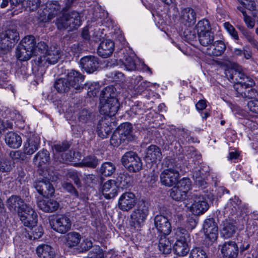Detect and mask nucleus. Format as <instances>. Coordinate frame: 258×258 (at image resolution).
Wrapping results in <instances>:
<instances>
[{
    "instance_id": "20e7f679",
    "label": "nucleus",
    "mask_w": 258,
    "mask_h": 258,
    "mask_svg": "<svg viewBox=\"0 0 258 258\" xmlns=\"http://www.w3.org/2000/svg\"><path fill=\"white\" fill-rule=\"evenodd\" d=\"M190 203V210L191 212L196 215H199L204 214L209 209V206L205 198L198 194L191 193L189 196Z\"/></svg>"
},
{
    "instance_id": "f8f14e48",
    "label": "nucleus",
    "mask_w": 258,
    "mask_h": 258,
    "mask_svg": "<svg viewBox=\"0 0 258 258\" xmlns=\"http://www.w3.org/2000/svg\"><path fill=\"white\" fill-rule=\"evenodd\" d=\"M60 55V48L56 46H52L47 51L46 55H40V57H38V62L42 65H45L47 62L54 64L58 61Z\"/></svg>"
},
{
    "instance_id": "6e6d98bb",
    "label": "nucleus",
    "mask_w": 258,
    "mask_h": 258,
    "mask_svg": "<svg viewBox=\"0 0 258 258\" xmlns=\"http://www.w3.org/2000/svg\"><path fill=\"white\" fill-rule=\"evenodd\" d=\"M13 123L9 120H4L0 118V137L6 130L13 128Z\"/></svg>"
},
{
    "instance_id": "cd10ccee",
    "label": "nucleus",
    "mask_w": 258,
    "mask_h": 258,
    "mask_svg": "<svg viewBox=\"0 0 258 258\" xmlns=\"http://www.w3.org/2000/svg\"><path fill=\"white\" fill-rule=\"evenodd\" d=\"M36 253L40 258H54L55 255L53 248L45 244H42L37 246Z\"/></svg>"
},
{
    "instance_id": "f257e3e1",
    "label": "nucleus",
    "mask_w": 258,
    "mask_h": 258,
    "mask_svg": "<svg viewBox=\"0 0 258 258\" xmlns=\"http://www.w3.org/2000/svg\"><path fill=\"white\" fill-rule=\"evenodd\" d=\"M80 14L76 11H73L63 14L59 18L56 22L58 29H68L72 31L78 29L81 25Z\"/></svg>"
},
{
    "instance_id": "0e129e2a",
    "label": "nucleus",
    "mask_w": 258,
    "mask_h": 258,
    "mask_svg": "<svg viewBox=\"0 0 258 258\" xmlns=\"http://www.w3.org/2000/svg\"><path fill=\"white\" fill-rule=\"evenodd\" d=\"M249 110L252 113L258 114V100L255 99L249 101L247 103Z\"/></svg>"
},
{
    "instance_id": "680f3d73",
    "label": "nucleus",
    "mask_w": 258,
    "mask_h": 258,
    "mask_svg": "<svg viewBox=\"0 0 258 258\" xmlns=\"http://www.w3.org/2000/svg\"><path fill=\"white\" fill-rule=\"evenodd\" d=\"M70 144L67 142H63L54 145L53 149L57 152H62L67 150L70 148Z\"/></svg>"
},
{
    "instance_id": "c9c22d12",
    "label": "nucleus",
    "mask_w": 258,
    "mask_h": 258,
    "mask_svg": "<svg viewBox=\"0 0 258 258\" xmlns=\"http://www.w3.org/2000/svg\"><path fill=\"white\" fill-rule=\"evenodd\" d=\"M34 54V51H31L25 48L19 44L16 50V55L20 61H26L29 59Z\"/></svg>"
},
{
    "instance_id": "de8ad7c7",
    "label": "nucleus",
    "mask_w": 258,
    "mask_h": 258,
    "mask_svg": "<svg viewBox=\"0 0 258 258\" xmlns=\"http://www.w3.org/2000/svg\"><path fill=\"white\" fill-rule=\"evenodd\" d=\"M170 189V196L173 200L175 201H182L187 197L185 194H182L180 189L176 185Z\"/></svg>"
},
{
    "instance_id": "864d4df0",
    "label": "nucleus",
    "mask_w": 258,
    "mask_h": 258,
    "mask_svg": "<svg viewBox=\"0 0 258 258\" xmlns=\"http://www.w3.org/2000/svg\"><path fill=\"white\" fill-rule=\"evenodd\" d=\"M123 63L128 71H134L136 69L135 60L131 56H126L123 61Z\"/></svg>"
},
{
    "instance_id": "603ef678",
    "label": "nucleus",
    "mask_w": 258,
    "mask_h": 258,
    "mask_svg": "<svg viewBox=\"0 0 258 258\" xmlns=\"http://www.w3.org/2000/svg\"><path fill=\"white\" fill-rule=\"evenodd\" d=\"M91 113L87 109H82L79 113L78 119L80 122L87 123L91 119Z\"/></svg>"
},
{
    "instance_id": "bf43d9fd",
    "label": "nucleus",
    "mask_w": 258,
    "mask_h": 258,
    "mask_svg": "<svg viewBox=\"0 0 258 258\" xmlns=\"http://www.w3.org/2000/svg\"><path fill=\"white\" fill-rule=\"evenodd\" d=\"M100 86L98 83H92L88 87V95L90 97L95 96L97 95Z\"/></svg>"
},
{
    "instance_id": "f704fd0d",
    "label": "nucleus",
    "mask_w": 258,
    "mask_h": 258,
    "mask_svg": "<svg viewBox=\"0 0 258 258\" xmlns=\"http://www.w3.org/2000/svg\"><path fill=\"white\" fill-rule=\"evenodd\" d=\"M117 93L116 89L112 86L106 87L101 91L100 96V101L104 99L105 101H109L116 98Z\"/></svg>"
},
{
    "instance_id": "58836bf2",
    "label": "nucleus",
    "mask_w": 258,
    "mask_h": 258,
    "mask_svg": "<svg viewBox=\"0 0 258 258\" xmlns=\"http://www.w3.org/2000/svg\"><path fill=\"white\" fill-rule=\"evenodd\" d=\"M211 29L209 22L206 19H203L199 21L195 28L198 36L211 32Z\"/></svg>"
},
{
    "instance_id": "a18cd8bd",
    "label": "nucleus",
    "mask_w": 258,
    "mask_h": 258,
    "mask_svg": "<svg viewBox=\"0 0 258 258\" xmlns=\"http://www.w3.org/2000/svg\"><path fill=\"white\" fill-rule=\"evenodd\" d=\"M182 194H185L187 196L188 191L191 189V181L189 178H183L182 179L178 181L175 184Z\"/></svg>"
},
{
    "instance_id": "49530a36",
    "label": "nucleus",
    "mask_w": 258,
    "mask_h": 258,
    "mask_svg": "<svg viewBox=\"0 0 258 258\" xmlns=\"http://www.w3.org/2000/svg\"><path fill=\"white\" fill-rule=\"evenodd\" d=\"M238 28L241 31L243 36L251 46L255 48H258V41L254 39L253 36H252L250 32H248L244 27L239 26H238Z\"/></svg>"
},
{
    "instance_id": "2eb2a0df",
    "label": "nucleus",
    "mask_w": 258,
    "mask_h": 258,
    "mask_svg": "<svg viewBox=\"0 0 258 258\" xmlns=\"http://www.w3.org/2000/svg\"><path fill=\"white\" fill-rule=\"evenodd\" d=\"M19 39V33L15 28H9L0 34V42L4 47H12Z\"/></svg>"
},
{
    "instance_id": "412c9836",
    "label": "nucleus",
    "mask_w": 258,
    "mask_h": 258,
    "mask_svg": "<svg viewBox=\"0 0 258 258\" xmlns=\"http://www.w3.org/2000/svg\"><path fill=\"white\" fill-rule=\"evenodd\" d=\"M118 188V185L115 180H108L103 185L102 192L106 199H109L116 196Z\"/></svg>"
},
{
    "instance_id": "5fc2aeb1",
    "label": "nucleus",
    "mask_w": 258,
    "mask_h": 258,
    "mask_svg": "<svg viewBox=\"0 0 258 258\" xmlns=\"http://www.w3.org/2000/svg\"><path fill=\"white\" fill-rule=\"evenodd\" d=\"M84 165L95 168L98 164V160L94 156H87L83 160Z\"/></svg>"
},
{
    "instance_id": "774afa93",
    "label": "nucleus",
    "mask_w": 258,
    "mask_h": 258,
    "mask_svg": "<svg viewBox=\"0 0 258 258\" xmlns=\"http://www.w3.org/2000/svg\"><path fill=\"white\" fill-rule=\"evenodd\" d=\"M240 201H239L238 197L235 196L234 198H231L228 202L227 206V207L231 208L232 211L233 209H236V207L240 204Z\"/></svg>"
},
{
    "instance_id": "4468645a",
    "label": "nucleus",
    "mask_w": 258,
    "mask_h": 258,
    "mask_svg": "<svg viewBox=\"0 0 258 258\" xmlns=\"http://www.w3.org/2000/svg\"><path fill=\"white\" fill-rule=\"evenodd\" d=\"M203 230L207 238L213 242L218 237V229L215 220L213 218L205 220L203 224Z\"/></svg>"
},
{
    "instance_id": "9b49d317",
    "label": "nucleus",
    "mask_w": 258,
    "mask_h": 258,
    "mask_svg": "<svg viewBox=\"0 0 258 258\" xmlns=\"http://www.w3.org/2000/svg\"><path fill=\"white\" fill-rule=\"evenodd\" d=\"M119 107V103L117 99H113L109 101H105L103 99L100 102L99 111L104 115L113 116L117 113Z\"/></svg>"
},
{
    "instance_id": "f03ea898",
    "label": "nucleus",
    "mask_w": 258,
    "mask_h": 258,
    "mask_svg": "<svg viewBox=\"0 0 258 258\" xmlns=\"http://www.w3.org/2000/svg\"><path fill=\"white\" fill-rule=\"evenodd\" d=\"M225 74L227 79L230 81L234 80V76L238 78L239 80L237 78H235V81L237 82L234 85H240L243 89L249 88L254 85L253 80L242 73L239 67H233L228 69L225 70Z\"/></svg>"
},
{
    "instance_id": "ddd939ff",
    "label": "nucleus",
    "mask_w": 258,
    "mask_h": 258,
    "mask_svg": "<svg viewBox=\"0 0 258 258\" xmlns=\"http://www.w3.org/2000/svg\"><path fill=\"white\" fill-rule=\"evenodd\" d=\"M136 204L135 195L131 192H125L119 197L118 201V206L122 211H128L131 210Z\"/></svg>"
},
{
    "instance_id": "7ed1b4c3",
    "label": "nucleus",
    "mask_w": 258,
    "mask_h": 258,
    "mask_svg": "<svg viewBox=\"0 0 258 258\" xmlns=\"http://www.w3.org/2000/svg\"><path fill=\"white\" fill-rule=\"evenodd\" d=\"M177 234L179 238L174 245L173 250L176 254L183 256L186 255L189 251L188 244L190 240L189 234L186 230L183 228L178 229Z\"/></svg>"
},
{
    "instance_id": "473e14b6",
    "label": "nucleus",
    "mask_w": 258,
    "mask_h": 258,
    "mask_svg": "<svg viewBox=\"0 0 258 258\" xmlns=\"http://www.w3.org/2000/svg\"><path fill=\"white\" fill-rule=\"evenodd\" d=\"M133 126L128 122H124L120 125L117 130V132L121 135V137L125 140L129 141L133 139L134 135L132 134Z\"/></svg>"
},
{
    "instance_id": "5701e85b",
    "label": "nucleus",
    "mask_w": 258,
    "mask_h": 258,
    "mask_svg": "<svg viewBox=\"0 0 258 258\" xmlns=\"http://www.w3.org/2000/svg\"><path fill=\"white\" fill-rule=\"evenodd\" d=\"M39 145L40 138L34 135L31 136L24 144V152L27 155H32L38 150Z\"/></svg>"
},
{
    "instance_id": "c85d7f7f",
    "label": "nucleus",
    "mask_w": 258,
    "mask_h": 258,
    "mask_svg": "<svg viewBox=\"0 0 258 258\" xmlns=\"http://www.w3.org/2000/svg\"><path fill=\"white\" fill-rule=\"evenodd\" d=\"M5 142L10 148L17 149L22 144L21 137L15 132H9L5 136Z\"/></svg>"
},
{
    "instance_id": "dca6fc26",
    "label": "nucleus",
    "mask_w": 258,
    "mask_h": 258,
    "mask_svg": "<svg viewBox=\"0 0 258 258\" xmlns=\"http://www.w3.org/2000/svg\"><path fill=\"white\" fill-rule=\"evenodd\" d=\"M24 201L19 196L13 195L11 196L6 202V206L12 213L19 214L25 209Z\"/></svg>"
},
{
    "instance_id": "a19ab883",
    "label": "nucleus",
    "mask_w": 258,
    "mask_h": 258,
    "mask_svg": "<svg viewBox=\"0 0 258 258\" xmlns=\"http://www.w3.org/2000/svg\"><path fill=\"white\" fill-rule=\"evenodd\" d=\"M116 167L114 164L110 162L103 163L99 169V172L105 176L112 175L115 171Z\"/></svg>"
},
{
    "instance_id": "3c124183",
    "label": "nucleus",
    "mask_w": 258,
    "mask_h": 258,
    "mask_svg": "<svg viewBox=\"0 0 258 258\" xmlns=\"http://www.w3.org/2000/svg\"><path fill=\"white\" fill-rule=\"evenodd\" d=\"M190 258H208V256L202 248L195 247L190 252Z\"/></svg>"
},
{
    "instance_id": "4c0bfd02",
    "label": "nucleus",
    "mask_w": 258,
    "mask_h": 258,
    "mask_svg": "<svg viewBox=\"0 0 258 258\" xmlns=\"http://www.w3.org/2000/svg\"><path fill=\"white\" fill-rule=\"evenodd\" d=\"M49 154L47 151L42 150L37 153L34 156L33 161L35 164L41 166L49 161Z\"/></svg>"
},
{
    "instance_id": "aec40b11",
    "label": "nucleus",
    "mask_w": 258,
    "mask_h": 258,
    "mask_svg": "<svg viewBox=\"0 0 258 258\" xmlns=\"http://www.w3.org/2000/svg\"><path fill=\"white\" fill-rule=\"evenodd\" d=\"M80 64L87 73H91L96 71L99 62L97 57L93 56H86L81 58Z\"/></svg>"
},
{
    "instance_id": "a878e982",
    "label": "nucleus",
    "mask_w": 258,
    "mask_h": 258,
    "mask_svg": "<svg viewBox=\"0 0 258 258\" xmlns=\"http://www.w3.org/2000/svg\"><path fill=\"white\" fill-rule=\"evenodd\" d=\"M226 46L222 41L213 42L206 50V53L211 56H220L224 52Z\"/></svg>"
},
{
    "instance_id": "b1692460",
    "label": "nucleus",
    "mask_w": 258,
    "mask_h": 258,
    "mask_svg": "<svg viewBox=\"0 0 258 258\" xmlns=\"http://www.w3.org/2000/svg\"><path fill=\"white\" fill-rule=\"evenodd\" d=\"M114 48L113 42L110 40L102 41L99 44L97 52L98 54L102 57H107L113 52Z\"/></svg>"
},
{
    "instance_id": "e2e57ef3",
    "label": "nucleus",
    "mask_w": 258,
    "mask_h": 258,
    "mask_svg": "<svg viewBox=\"0 0 258 258\" xmlns=\"http://www.w3.org/2000/svg\"><path fill=\"white\" fill-rule=\"evenodd\" d=\"M12 169V166L10 161L6 159H2L0 161V171L2 172H9Z\"/></svg>"
},
{
    "instance_id": "8fccbe9b",
    "label": "nucleus",
    "mask_w": 258,
    "mask_h": 258,
    "mask_svg": "<svg viewBox=\"0 0 258 258\" xmlns=\"http://www.w3.org/2000/svg\"><path fill=\"white\" fill-rule=\"evenodd\" d=\"M125 141L126 140L121 137L117 131L113 134L110 139V144L114 147H118L121 144L125 142Z\"/></svg>"
},
{
    "instance_id": "79ce46f5",
    "label": "nucleus",
    "mask_w": 258,
    "mask_h": 258,
    "mask_svg": "<svg viewBox=\"0 0 258 258\" xmlns=\"http://www.w3.org/2000/svg\"><path fill=\"white\" fill-rule=\"evenodd\" d=\"M25 48L31 51L35 52V47L36 44L35 38L32 35H27L25 36L19 43Z\"/></svg>"
},
{
    "instance_id": "2f4dec72",
    "label": "nucleus",
    "mask_w": 258,
    "mask_h": 258,
    "mask_svg": "<svg viewBox=\"0 0 258 258\" xmlns=\"http://www.w3.org/2000/svg\"><path fill=\"white\" fill-rule=\"evenodd\" d=\"M111 126L107 119L99 120L97 126V132L100 137L102 139L107 138L111 133Z\"/></svg>"
},
{
    "instance_id": "69168bd1",
    "label": "nucleus",
    "mask_w": 258,
    "mask_h": 258,
    "mask_svg": "<svg viewBox=\"0 0 258 258\" xmlns=\"http://www.w3.org/2000/svg\"><path fill=\"white\" fill-rule=\"evenodd\" d=\"M245 8L253 11L255 9V5L253 0H238Z\"/></svg>"
},
{
    "instance_id": "c756f323",
    "label": "nucleus",
    "mask_w": 258,
    "mask_h": 258,
    "mask_svg": "<svg viewBox=\"0 0 258 258\" xmlns=\"http://www.w3.org/2000/svg\"><path fill=\"white\" fill-rule=\"evenodd\" d=\"M162 157L161 150L157 146L152 145L148 148L145 157L147 160L156 162L160 161Z\"/></svg>"
},
{
    "instance_id": "0eeeda50",
    "label": "nucleus",
    "mask_w": 258,
    "mask_h": 258,
    "mask_svg": "<svg viewBox=\"0 0 258 258\" xmlns=\"http://www.w3.org/2000/svg\"><path fill=\"white\" fill-rule=\"evenodd\" d=\"M53 180V177H51L49 174L47 175L45 173L42 180L35 182L34 187L38 192L43 197L52 196L54 192V188L50 181Z\"/></svg>"
},
{
    "instance_id": "393cba45",
    "label": "nucleus",
    "mask_w": 258,
    "mask_h": 258,
    "mask_svg": "<svg viewBox=\"0 0 258 258\" xmlns=\"http://www.w3.org/2000/svg\"><path fill=\"white\" fill-rule=\"evenodd\" d=\"M181 19L185 25L190 26L194 24L196 21V13L195 10L190 8H186L181 12Z\"/></svg>"
},
{
    "instance_id": "338daca9",
    "label": "nucleus",
    "mask_w": 258,
    "mask_h": 258,
    "mask_svg": "<svg viewBox=\"0 0 258 258\" xmlns=\"http://www.w3.org/2000/svg\"><path fill=\"white\" fill-rule=\"evenodd\" d=\"M206 171L201 167L196 168L193 172V178L195 180L200 178L205 177Z\"/></svg>"
},
{
    "instance_id": "c03bdc74",
    "label": "nucleus",
    "mask_w": 258,
    "mask_h": 258,
    "mask_svg": "<svg viewBox=\"0 0 258 258\" xmlns=\"http://www.w3.org/2000/svg\"><path fill=\"white\" fill-rule=\"evenodd\" d=\"M198 37L200 44L203 46H207L208 47L210 46L214 40V35L212 32L201 35L198 36Z\"/></svg>"
},
{
    "instance_id": "6ab92c4d",
    "label": "nucleus",
    "mask_w": 258,
    "mask_h": 258,
    "mask_svg": "<svg viewBox=\"0 0 258 258\" xmlns=\"http://www.w3.org/2000/svg\"><path fill=\"white\" fill-rule=\"evenodd\" d=\"M72 88L80 91L83 89L84 76L79 72L71 70L67 76Z\"/></svg>"
},
{
    "instance_id": "09e8293b",
    "label": "nucleus",
    "mask_w": 258,
    "mask_h": 258,
    "mask_svg": "<svg viewBox=\"0 0 258 258\" xmlns=\"http://www.w3.org/2000/svg\"><path fill=\"white\" fill-rule=\"evenodd\" d=\"M35 52H34L33 55H38L40 57V55H46L47 51L48 50V46L44 42H39L35 45Z\"/></svg>"
},
{
    "instance_id": "4be33fe9",
    "label": "nucleus",
    "mask_w": 258,
    "mask_h": 258,
    "mask_svg": "<svg viewBox=\"0 0 258 258\" xmlns=\"http://www.w3.org/2000/svg\"><path fill=\"white\" fill-rule=\"evenodd\" d=\"M37 206L45 212L51 213L56 211L59 204L54 200L46 199L38 201Z\"/></svg>"
},
{
    "instance_id": "4d7b16f0",
    "label": "nucleus",
    "mask_w": 258,
    "mask_h": 258,
    "mask_svg": "<svg viewBox=\"0 0 258 258\" xmlns=\"http://www.w3.org/2000/svg\"><path fill=\"white\" fill-rule=\"evenodd\" d=\"M89 258H104V253L99 246H95L88 254Z\"/></svg>"
},
{
    "instance_id": "ea45409f",
    "label": "nucleus",
    "mask_w": 258,
    "mask_h": 258,
    "mask_svg": "<svg viewBox=\"0 0 258 258\" xmlns=\"http://www.w3.org/2000/svg\"><path fill=\"white\" fill-rule=\"evenodd\" d=\"M81 236L76 232L69 233L66 236V244L70 247L77 246L80 242Z\"/></svg>"
},
{
    "instance_id": "f3484780",
    "label": "nucleus",
    "mask_w": 258,
    "mask_h": 258,
    "mask_svg": "<svg viewBox=\"0 0 258 258\" xmlns=\"http://www.w3.org/2000/svg\"><path fill=\"white\" fill-rule=\"evenodd\" d=\"M154 224L160 233L159 235H168L171 231V226L169 220L163 215L156 216L154 218Z\"/></svg>"
},
{
    "instance_id": "6e6552de",
    "label": "nucleus",
    "mask_w": 258,
    "mask_h": 258,
    "mask_svg": "<svg viewBox=\"0 0 258 258\" xmlns=\"http://www.w3.org/2000/svg\"><path fill=\"white\" fill-rule=\"evenodd\" d=\"M148 214V209L145 204H139L131 214V221L135 227H140L145 221Z\"/></svg>"
},
{
    "instance_id": "1a4fd4ad",
    "label": "nucleus",
    "mask_w": 258,
    "mask_h": 258,
    "mask_svg": "<svg viewBox=\"0 0 258 258\" xmlns=\"http://www.w3.org/2000/svg\"><path fill=\"white\" fill-rule=\"evenodd\" d=\"M51 225L55 231L63 234L71 229L72 222L70 218L66 215H58L51 220Z\"/></svg>"
},
{
    "instance_id": "052dcab7",
    "label": "nucleus",
    "mask_w": 258,
    "mask_h": 258,
    "mask_svg": "<svg viewBox=\"0 0 258 258\" xmlns=\"http://www.w3.org/2000/svg\"><path fill=\"white\" fill-rule=\"evenodd\" d=\"M26 8L29 11H35L39 7L40 0H26Z\"/></svg>"
},
{
    "instance_id": "37998d69",
    "label": "nucleus",
    "mask_w": 258,
    "mask_h": 258,
    "mask_svg": "<svg viewBox=\"0 0 258 258\" xmlns=\"http://www.w3.org/2000/svg\"><path fill=\"white\" fill-rule=\"evenodd\" d=\"M46 8L48 12V18L51 19L60 10V6L57 1H50L47 4Z\"/></svg>"
},
{
    "instance_id": "7c9ffc66",
    "label": "nucleus",
    "mask_w": 258,
    "mask_h": 258,
    "mask_svg": "<svg viewBox=\"0 0 258 258\" xmlns=\"http://www.w3.org/2000/svg\"><path fill=\"white\" fill-rule=\"evenodd\" d=\"M235 222L231 220H225L222 223L221 235L225 238L232 237L235 232L236 227Z\"/></svg>"
},
{
    "instance_id": "39448f33",
    "label": "nucleus",
    "mask_w": 258,
    "mask_h": 258,
    "mask_svg": "<svg viewBox=\"0 0 258 258\" xmlns=\"http://www.w3.org/2000/svg\"><path fill=\"white\" fill-rule=\"evenodd\" d=\"M121 162L122 165L131 172H138L142 169L141 160L134 152H126L121 158Z\"/></svg>"
},
{
    "instance_id": "423d86ee",
    "label": "nucleus",
    "mask_w": 258,
    "mask_h": 258,
    "mask_svg": "<svg viewBox=\"0 0 258 258\" xmlns=\"http://www.w3.org/2000/svg\"><path fill=\"white\" fill-rule=\"evenodd\" d=\"M179 178V173L177 165L163 170L160 175L161 184L167 187H171L176 184Z\"/></svg>"
},
{
    "instance_id": "72a5a7b5",
    "label": "nucleus",
    "mask_w": 258,
    "mask_h": 258,
    "mask_svg": "<svg viewBox=\"0 0 258 258\" xmlns=\"http://www.w3.org/2000/svg\"><path fill=\"white\" fill-rule=\"evenodd\" d=\"M166 235H159L158 237L159 250L164 254H168L171 251V244Z\"/></svg>"
},
{
    "instance_id": "bb28decb",
    "label": "nucleus",
    "mask_w": 258,
    "mask_h": 258,
    "mask_svg": "<svg viewBox=\"0 0 258 258\" xmlns=\"http://www.w3.org/2000/svg\"><path fill=\"white\" fill-rule=\"evenodd\" d=\"M234 88L237 92V97H242L248 99L256 98L258 96L257 91L249 87L245 89L240 85H234Z\"/></svg>"
},
{
    "instance_id": "13d9d810",
    "label": "nucleus",
    "mask_w": 258,
    "mask_h": 258,
    "mask_svg": "<svg viewBox=\"0 0 258 258\" xmlns=\"http://www.w3.org/2000/svg\"><path fill=\"white\" fill-rule=\"evenodd\" d=\"M224 27L233 39L238 40L239 37L237 32L231 24L229 22H225L224 23Z\"/></svg>"
},
{
    "instance_id": "9d476101",
    "label": "nucleus",
    "mask_w": 258,
    "mask_h": 258,
    "mask_svg": "<svg viewBox=\"0 0 258 258\" xmlns=\"http://www.w3.org/2000/svg\"><path fill=\"white\" fill-rule=\"evenodd\" d=\"M24 226L34 227L37 222V215L34 209L29 205H25V209L18 214Z\"/></svg>"
},
{
    "instance_id": "a211bd4d",
    "label": "nucleus",
    "mask_w": 258,
    "mask_h": 258,
    "mask_svg": "<svg viewBox=\"0 0 258 258\" xmlns=\"http://www.w3.org/2000/svg\"><path fill=\"white\" fill-rule=\"evenodd\" d=\"M220 251L223 258H236L238 247L234 241H229L221 245Z\"/></svg>"
},
{
    "instance_id": "e433bc0d",
    "label": "nucleus",
    "mask_w": 258,
    "mask_h": 258,
    "mask_svg": "<svg viewBox=\"0 0 258 258\" xmlns=\"http://www.w3.org/2000/svg\"><path fill=\"white\" fill-rule=\"evenodd\" d=\"M54 86L57 91L59 93L68 92L72 89L67 77L56 80L54 83Z\"/></svg>"
}]
</instances>
